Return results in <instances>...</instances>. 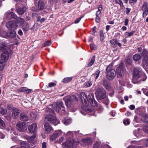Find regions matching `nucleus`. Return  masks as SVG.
I'll return each mask as SVG.
<instances>
[{
    "label": "nucleus",
    "mask_w": 148,
    "mask_h": 148,
    "mask_svg": "<svg viewBox=\"0 0 148 148\" xmlns=\"http://www.w3.org/2000/svg\"><path fill=\"white\" fill-rule=\"evenodd\" d=\"M6 26L9 30L8 34V36L11 38L15 37L16 33L14 31L18 27V23L14 21H11L6 23Z\"/></svg>",
    "instance_id": "1"
},
{
    "label": "nucleus",
    "mask_w": 148,
    "mask_h": 148,
    "mask_svg": "<svg viewBox=\"0 0 148 148\" xmlns=\"http://www.w3.org/2000/svg\"><path fill=\"white\" fill-rule=\"evenodd\" d=\"M47 111L49 113L52 114H49L47 116L45 119V122L50 123L54 125H56L59 124L60 121L58 120H57L56 117L53 114L54 112L53 110L51 109H48Z\"/></svg>",
    "instance_id": "2"
},
{
    "label": "nucleus",
    "mask_w": 148,
    "mask_h": 148,
    "mask_svg": "<svg viewBox=\"0 0 148 148\" xmlns=\"http://www.w3.org/2000/svg\"><path fill=\"white\" fill-rule=\"evenodd\" d=\"M113 64L111 63L106 68V73L107 78L110 80L113 79L116 76L115 70L112 68Z\"/></svg>",
    "instance_id": "3"
},
{
    "label": "nucleus",
    "mask_w": 148,
    "mask_h": 148,
    "mask_svg": "<svg viewBox=\"0 0 148 148\" xmlns=\"http://www.w3.org/2000/svg\"><path fill=\"white\" fill-rule=\"evenodd\" d=\"M64 99L65 101L66 106L68 107H70L72 105L78 101L76 97L74 96L65 97Z\"/></svg>",
    "instance_id": "4"
},
{
    "label": "nucleus",
    "mask_w": 148,
    "mask_h": 148,
    "mask_svg": "<svg viewBox=\"0 0 148 148\" xmlns=\"http://www.w3.org/2000/svg\"><path fill=\"white\" fill-rule=\"evenodd\" d=\"M52 108L54 109L58 113H59L60 109L63 111H65V108L63 102L61 101H59L54 103L52 105Z\"/></svg>",
    "instance_id": "5"
},
{
    "label": "nucleus",
    "mask_w": 148,
    "mask_h": 148,
    "mask_svg": "<svg viewBox=\"0 0 148 148\" xmlns=\"http://www.w3.org/2000/svg\"><path fill=\"white\" fill-rule=\"evenodd\" d=\"M95 94L97 100L103 99L106 97V92L102 88H99L96 91Z\"/></svg>",
    "instance_id": "6"
},
{
    "label": "nucleus",
    "mask_w": 148,
    "mask_h": 148,
    "mask_svg": "<svg viewBox=\"0 0 148 148\" xmlns=\"http://www.w3.org/2000/svg\"><path fill=\"white\" fill-rule=\"evenodd\" d=\"M142 75H143L144 78V79H143L142 80L143 81H145L146 79L147 78V77L145 75L142 73L140 69L139 70H138L135 69L134 71L133 80L138 79L140 77V76Z\"/></svg>",
    "instance_id": "7"
},
{
    "label": "nucleus",
    "mask_w": 148,
    "mask_h": 148,
    "mask_svg": "<svg viewBox=\"0 0 148 148\" xmlns=\"http://www.w3.org/2000/svg\"><path fill=\"white\" fill-rule=\"evenodd\" d=\"M125 70L123 67L122 65L119 66L116 69L117 76L119 78H121L123 76Z\"/></svg>",
    "instance_id": "8"
},
{
    "label": "nucleus",
    "mask_w": 148,
    "mask_h": 148,
    "mask_svg": "<svg viewBox=\"0 0 148 148\" xmlns=\"http://www.w3.org/2000/svg\"><path fill=\"white\" fill-rule=\"evenodd\" d=\"M63 148H71V146L73 148H76L75 142L72 140H67L62 144Z\"/></svg>",
    "instance_id": "9"
},
{
    "label": "nucleus",
    "mask_w": 148,
    "mask_h": 148,
    "mask_svg": "<svg viewBox=\"0 0 148 148\" xmlns=\"http://www.w3.org/2000/svg\"><path fill=\"white\" fill-rule=\"evenodd\" d=\"M141 9L143 11V18L145 17L148 13V3L147 2H145L143 3L141 7Z\"/></svg>",
    "instance_id": "10"
},
{
    "label": "nucleus",
    "mask_w": 148,
    "mask_h": 148,
    "mask_svg": "<svg viewBox=\"0 0 148 148\" xmlns=\"http://www.w3.org/2000/svg\"><path fill=\"white\" fill-rule=\"evenodd\" d=\"M17 129L21 132H23L27 129L26 123L21 122L17 124L16 125Z\"/></svg>",
    "instance_id": "11"
},
{
    "label": "nucleus",
    "mask_w": 148,
    "mask_h": 148,
    "mask_svg": "<svg viewBox=\"0 0 148 148\" xmlns=\"http://www.w3.org/2000/svg\"><path fill=\"white\" fill-rule=\"evenodd\" d=\"M80 99H81L82 102L84 105L85 106H87V102L88 101L87 95L84 92H82L80 93Z\"/></svg>",
    "instance_id": "12"
},
{
    "label": "nucleus",
    "mask_w": 148,
    "mask_h": 148,
    "mask_svg": "<svg viewBox=\"0 0 148 148\" xmlns=\"http://www.w3.org/2000/svg\"><path fill=\"white\" fill-rule=\"evenodd\" d=\"M63 134V132L60 131L54 133L51 136L50 139L52 140H54L58 136H62Z\"/></svg>",
    "instance_id": "13"
},
{
    "label": "nucleus",
    "mask_w": 148,
    "mask_h": 148,
    "mask_svg": "<svg viewBox=\"0 0 148 148\" xmlns=\"http://www.w3.org/2000/svg\"><path fill=\"white\" fill-rule=\"evenodd\" d=\"M110 43L111 44V46L113 47H115L118 45L119 46L121 47V44L118 42V40L116 39H113L111 40L110 41Z\"/></svg>",
    "instance_id": "14"
},
{
    "label": "nucleus",
    "mask_w": 148,
    "mask_h": 148,
    "mask_svg": "<svg viewBox=\"0 0 148 148\" xmlns=\"http://www.w3.org/2000/svg\"><path fill=\"white\" fill-rule=\"evenodd\" d=\"M28 129L30 132L31 133H35L37 130V125L34 123L29 126Z\"/></svg>",
    "instance_id": "15"
},
{
    "label": "nucleus",
    "mask_w": 148,
    "mask_h": 148,
    "mask_svg": "<svg viewBox=\"0 0 148 148\" xmlns=\"http://www.w3.org/2000/svg\"><path fill=\"white\" fill-rule=\"evenodd\" d=\"M28 113L26 112H23L21 113L20 115V119L23 121H26L28 120L29 118L27 116Z\"/></svg>",
    "instance_id": "16"
},
{
    "label": "nucleus",
    "mask_w": 148,
    "mask_h": 148,
    "mask_svg": "<svg viewBox=\"0 0 148 148\" xmlns=\"http://www.w3.org/2000/svg\"><path fill=\"white\" fill-rule=\"evenodd\" d=\"M44 127L45 131L48 133H50L51 131H53L51 127L48 123L45 122Z\"/></svg>",
    "instance_id": "17"
},
{
    "label": "nucleus",
    "mask_w": 148,
    "mask_h": 148,
    "mask_svg": "<svg viewBox=\"0 0 148 148\" xmlns=\"http://www.w3.org/2000/svg\"><path fill=\"white\" fill-rule=\"evenodd\" d=\"M32 90V89H28L26 87H21L18 89V91L25 92L26 93H30Z\"/></svg>",
    "instance_id": "18"
},
{
    "label": "nucleus",
    "mask_w": 148,
    "mask_h": 148,
    "mask_svg": "<svg viewBox=\"0 0 148 148\" xmlns=\"http://www.w3.org/2000/svg\"><path fill=\"white\" fill-rule=\"evenodd\" d=\"M20 111L17 108H14L12 110V117L14 118H16L20 113Z\"/></svg>",
    "instance_id": "19"
},
{
    "label": "nucleus",
    "mask_w": 148,
    "mask_h": 148,
    "mask_svg": "<svg viewBox=\"0 0 148 148\" xmlns=\"http://www.w3.org/2000/svg\"><path fill=\"white\" fill-rule=\"evenodd\" d=\"M9 56V53L8 52V51H5L2 54L1 58L5 62L8 60Z\"/></svg>",
    "instance_id": "20"
},
{
    "label": "nucleus",
    "mask_w": 148,
    "mask_h": 148,
    "mask_svg": "<svg viewBox=\"0 0 148 148\" xmlns=\"http://www.w3.org/2000/svg\"><path fill=\"white\" fill-rule=\"evenodd\" d=\"M82 141L84 145H88L90 143L91 140L90 138H87L83 139Z\"/></svg>",
    "instance_id": "21"
},
{
    "label": "nucleus",
    "mask_w": 148,
    "mask_h": 148,
    "mask_svg": "<svg viewBox=\"0 0 148 148\" xmlns=\"http://www.w3.org/2000/svg\"><path fill=\"white\" fill-rule=\"evenodd\" d=\"M7 18L8 19H10L12 18H16V16L15 14L13 12H8L7 15Z\"/></svg>",
    "instance_id": "22"
},
{
    "label": "nucleus",
    "mask_w": 148,
    "mask_h": 148,
    "mask_svg": "<svg viewBox=\"0 0 148 148\" xmlns=\"http://www.w3.org/2000/svg\"><path fill=\"white\" fill-rule=\"evenodd\" d=\"M38 10H42L44 8L45 4L42 1H40L38 2Z\"/></svg>",
    "instance_id": "23"
},
{
    "label": "nucleus",
    "mask_w": 148,
    "mask_h": 148,
    "mask_svg": "<svg viewBox=\"0 0 148 148\" xmlns=\"http://www.w3.org/2000/svg\"><path fill=\"white\" fill-rule=\"evenodd\" d=\"M26 8L25 7H23L21 8H18L17 10V12L20 15L23 14L26 10Z\"/></svg>",
    "instance_id": "24"
},
{
    "label": "nucleus",
    "mask_w": 148,
    "mask_h": 148,
    "mask_svg": "<svg viewBox=\"0 0 148 148\" xmlns=\"http://www.w3.org/2000/svg\"><path fill=\"white\" fill-rule=\"evenodd\" d=\"M141 120L145 123H148V115L145 114L143 115L141 117Z\"/></svg>",
    "instance_id": "25"
},
{
    "label": "nucleus",
    "mask_w": 148,
    "mask_h": 148,
    "mask_svg": "<svg viewBox=\"0 0 148 148\" xmlns=\"http://www.w3.org/2000/svg\"><path fill=\"white\" fill-rule=\"evenodd\" d=\"M7 45L5 42H0V50H5L7 48Z\"/></svg>",
    "instance_id": "26"
},
{
    "label": "nucleus",
    "mask_w": 148,
    "mask_h": 148,
    "mask_svg": "<svg viewBox=\"0 0 148 148\" xmlns=\"http://www.w3.org/2000/svg\"><path fill=\"white\" fill-rule=\"evenodd\" d=\"M22 28L24 31L26 32L28 31L29 29V24L26 23H25L22 25Z\"/></svg>",
    "instance_id": "27"
},
{
    "label": "nucleus",
    "mask_w": 148,
    "mask_h": 148,
    "mask_svg": "<svg viewBox=\"0 0 148 148\" xmlns=\"http://www.w3.org/2000/svg\"><path fill=\"white\" fill-rule=\"evenodd\" d=\"M21 148H29V144L26 142H23L20 144Z\"/></svg>",
    "instance_id": "28"
},
{
    "label": "nucleus",
    "mask_w": 148,
    "mask_h": 148,
    "mask_svg": "<svg viewBox=\"0 0 148 148\" xmlns=\"http://www.w3.org/2000/svg\"><path fill=\"white\" fill-rule=\"evenodd\" d=\"M141 58V56L139 54H136L133 56V60L135 61L139 60Z\"/></svg>",
    "instance_id": "29"
},
{
    "label": "nucleus",
    "mask_w": 148,
    "mask_h": 148,
    "mask_svg": "<svg viewBox=\"0 0 148 148\" xmlns=\"http://www.w3.org/2000/svg\"><path fill=\"white\" fill-rule=\"evenodd\" d=\"M142 55L144 58V60L148 59V52L146 50L143 51Z\"/></svg>",
    "instance_id": "30"
},
{
    "label": "nucleus",
    "mask_w": 148,
    "mask_h": 148,
    "mask_svg": "<svg viewBox=\"0 0 148 148\" xmlns=\"http://www.w3.org/2000/svg\"><path fill=\"white\" fill-rule=\"evenodd\" d=\"M94 99V95L92 93H90L88 95V102L87 103V106L88 105L89 103V102L92 101Z\"/></svg>",
    "instance_id": "31"
},
{
    "label": "nucleus",
    "mask_w": 148,
    "mask_h": 148,
    "mask_svg": "<svg viewBox=\"0 0 148 148\" xmlns=\"http://www.w3.org/2000/svg\"><path fill=\"white\" fill-rule=\"evenodd\" d=\"M128 80L127 79L125 78H123L121 80H119V84L123 86H125V83L127 82Z\"/></svg>",
    "instance_id": "32"
},
{
    "label": "nucleus",
    "mask_w": 148,
    "mask_h": 148,
    "mask_svg": "<svg viewBox=\"0 0 148 148\" xmlns=\"http://www.w3.org/2000/svg\"><path fill=\"white\" fill-rule=\"evenodd\" d=\"M143 67L145 69L148 68V59L143 60Z\"/></svg>",
    "instance_id": "33"
},
{
    "label": "nucleus",
    "mask_w": 148,
    "mask_h": 148,
    "mask_svg": "<svg viewBox=\"0 0 148 148\" xmlns=\"http://www.w3.org/2000/svg\"><path fill=\"white\" fill-rule=\"evenodd\" d=\"M135 31H132L130 32H126L125 33L126 37H130V36H132L135 33Z\"/></svg>",
    "instance_id": "34"
},
{
    "label": "nucleus",
    "mask_w": 148,
    "mask_h": 148,
    "mask_svg": "<svg viewBox=\"0 0 148 148\" xmlns=\"http://www.w3.org/2000/svg\"><path fill=\"white\" fill-rule=\"evenodd\" d=\"M5 122L0 118V128L3 129L5 128Z\"/></svg>",
    "instance_id": "35"
},
{
    "label": "nucleus",
    "mask_w": 148,
    "mask_h": 148,
    "mask_svg": "<svg viewBox=\"0 0 148 148\" xmlns=\"http://www.w3.org/2000/svg\"><path fill=\"white\" fill-rule=\"evenodd\" d=\"M3 60L2 59H0V70L1 71L3 70L4 66V64L3 62Z\"/></svg>",
    "instance_id": "36"
},
{
    "label": "nucleus",
    "mask_w": 148,
    "mask_h": 148,
    "mask_svg": "<svg viewBox=\"0 0 148 148\" xmlns=\"http://www.w3.org/2000/svg\"><path fill=\"white\" fill-rule=\"evenodd\" d=\"M100 71L99 70H97L95 73L92 74V75L95 77V79H97L99 76Z\"/></svg>",
    "instance_id": "37"
},
{
    "label": "nucleus",
    "mask_w": 148,
    "mask_h": 148,
    "mask_svg": "<svg viewBox=\"0 0 148 148\" xmlns=\"http://www.w3.org/2000/svg\"><path fill=\"white\" fill-rule=\"evenodd\" d=\"M36 137V135L34 134L32 136H28L27 137V140L29 142H31L32 140H33Z\"/></svg>",
    "instance_id": "38"
},
{
    "label": "nucleus",
    "mask_w": 148,
    "mask_h": 148,
    "mask_svg": "<svg viewBox=\"0 0 148 148\" xmlns=\"http://www.w3.org/2000/svg\"><path fill=\"white\" fill-rule=\"evenodd\" d=\"M95 57L94 56L92 58L91 61L88 64V67H90L91 66L94 64L95 62Z\"/></svg>",
    "instance_id": "39"
},
{
    "label": "nucleus",
    "mask_w": 148,
    "mask_h": 148,
    "mask_svg": "<svg viewBox=\"0 0 148 148\" xmlns=\"http://www.w3.org/2000/svg\"><path fill=\"white\" fill-rule=\"evenodd\" d=\"M72 79V77H66L63 79L62 82L64 83H67L70 81Z\"/></svg>",
    "instance_id": "40"
},
{
    "label": "nucleus",
    "mask_w": 148,
    "mask_h": 148,
    "mask_svg": "<svg viewBox=\"0 0 148 148\" xmlns=\"http://www.w3.org/2000/svg\"><path fill=\"white\" fill-rule=\"evenodd\" d=\"M71 119H68L63 120V122L66 125H67L70 124L71 123Z\"/></svg>",
    "instance_id": "41"
},
{
    "label": "nucleus",
    "mask_w": 148,
    "mask_h": 148,
    "mask_svg": "<svg viewBox=\"0 0 148 148\" xmlns=\"http://www.w3.org/2000/svg\"><path fill=\"white\" fill-rule=\"evenodd\" d=\"M91 105L93 107L97 106V102L95 101V99L92 101L89 102Z\"/></svg>",
    "instance_id": "42"
},
{
    "label": "nucleus",
    "mask_w": 148,
    "mask_h": 148,
    "mask_svg": "<svg viewBox=\"0 0 148 148\" xmlns=\"http://www.w3.org/2000/svg\"><path fill=\"white\" fill-rule=\"evenodd\" d=\"M0 113L2 115L6 114L7 113V110L6 109L3 108H1L0 110Z\"/></svg>",
    "instance_id": "43"
},
{
    "label": "nucleus",
    "mask_w": 148,
    "mask_h": 148,
    "mask_svg": "<svg viewBox=\"0 0 148 148\" xmlns=\"http://www.w3.org/2000/svg\"><path fill=\"white\" fill-rule=\"evenodd\" d=\"M100 36L101 41H103L104 39V35L103 32L102 31H100Z\"/></svg>",
    "instance_id": "44"
},
{
    "label": "nucleus",
    "mask_w": 148,
    "mask_h": 148,
    "mask_svg": "<svg viewBox=\"0 0 148 148\" xmlns=\"http://www.w3.org/2000/svg\"><path fill=\"white\" fill-rule=\"evenodd\" d=\"M65 134L64 133H63V135L61 136V137H60L58 140L56 141V143H62L64 140V135Z\"/></svg>",
    "instance_id": "45"
},
{
    "label": "nucleus",
    "mask_w": 148,
    "mask_h": 148,
    "mask_svg": "<svg viewBox=\"0 0 148 148\" xmlns=\"http://www.w3.org/2000/svg\"><path fill=\"white\" fill-rule=\"evenodd\" d=\"M92 84V82L90 81H89L86 82L84 85L87 87H89L91 86Z\"/></svg>",
    "instance_id": "46"
},
{
    "label": "nucleus",
    "mask_w": 148,
    "mask_h": 148,
    "mask_svg": "<svg viewBox=\"0 0 148 148\" xmlns=\"http://www.w3.org/2000/svg\"><path fill=\"white\" fill-rule=\"evenodd\" d=\"M116 3L119 4L121 7L123 6V4L121 0H115Z\"/></svg>",
    "instance_id": "47"
},
{
    "label": "nucleus",
    "mask_w": 148,
    "mask_h": 148,
    "mask_svg": "<svg viewBox=\"0 0 148 148\" xmlns=\"http://www.w3.org/2000/svg\"><path fill=\"white\" fill-rule=\"evenodd\" d=\"M51 42L49 41H46L45 42L44 44L42 45V47L50 45L51 44Z\"/></svg>",
    "instance_id": "48"
},
{
    "label": "nucleus",
    "mask_w": 148,
    "mask_h": 148,
    "mask_svg": "<svg viewBox=\"0 0 148 148\" xmlns=\"http://www.w3.org/2000/svg\"><path fill=\"white\" fill-rule=\"evenodd\" d=\"M90 48L92 50H95L96 49V46L94 44H91L90 45Z\"/></svg>",
    "instance_id": "49"
},
{
    "label": "nucleus",
    "mask_w": 148,
    "mask_h": 148,
    "mask_svg": "<svg viewBox=\"0 0 148 148\" xmlns=\"http://www.w3.org/2000/svg\"><path fill=\"white\" fill-rule=\"evenodd\" d=\"M143 130L145 132L148 134V125L144 126L143 128Z\"/></svg>",
    "instance_id": "50"
},
{
    "label": "nucleus",
    "mask_w": 148,
    "mask_h": 148,
    "mask_svg": "<svg viewBox=\"0 0 148 148\" xmlns=\"http://www.w3.org/2000/svg\"><path fill=\"white\" fill-rule=\"evenodd\" d=\"M109 100L107 98H105V99L103 100V103L106 105L108 104L109 103Z\"/></svg>",
    "instance_id": "51"
},
{
    "label": "nucleus",
    "mask_w": 148,
    "mask_h": 148,
    "mask_svg": "<svg viewBox=\"0 0 148 148\" xmlns=\"http://www.w3.org/2000/svg\"><path fill=\"white\" fill-rule=\"evenodd\" d=\"M130 122L128 119L125 120L123 121V124L125 125H128L130 124Z\"/></svg>",
    "instance_id": "52"
},
{
    "label": "nucleus",
    "mask_w": 148,
    "mask_h": 148,
    "mask_svg": "<svg viewBox=\"0 0 148 148\" xmlns=\"http://www.w3.org/2000/svg\"><path fill=\"white\" fill-rule=\"evenodd\" d=\"M56 86V84L53 82H51L49 83V87H51Z\"/></svg>",
    "instance_id": "53"
},
{
    "label": "nucleus",
    "mask_w": 148,
    "mask_h": 148,
    "mask_svg": "<svg viewBox=\"0 0 148 148\" xmlns=\"http://www.w3.org/2000/svg\"><path fill=\"white\" fill-rule=\"evenodd\" d=\"M30 116L32 118H35L36 116V114L34 113L33 112H31L29 114Z\"/></svg>",
    "instance_id": "54"
},
{
    "label": "nucleus",
    "mask_w": 148,
    "mask_h": 148,
    "mask_svg": "<svg viewBox=\"0 0 148 148\" xmlns=\"http://www.w3.org/2000/svg\"><path fill=\"white\" fill-rule=\"evenodd\" d=\"M19 22L21 24H22L23 23L24 24L25 23L24 22V19L22 18H19Z\"/></svg>",
    "instance_id": "55"
},
{
    "label": "nucleus",
    "mask_w": 148,
    "mask_h": 148,
    "mask_svg": "<svg viewBox=\"0 0 148 148\" xmlns=\"http://www.w3.org/2000/svg\"><path fill=\"white\" fill-rule=\"evenodd\" d=\"M126 62L128 64H130L132 62V60L130 59V58H128L126 60Z\"/></svg>",
    "instance_id": "56"
},
{
    "label": "nucleus",
    "mask_w": 148,
    "mask_h": 148,
    "mask_svg": "<svg viewBox=\"0 0 148 148\" xmlns=\"http://www.w3.org/2000/svg\"><path fill=\"white\" fill-rule=\"evenodd\" d=\"M128 148H143V147L140 146H137L135 147V146H130L128 147Z\"/></svg>",
    "instance_id": "57"
},
{
    "label": "nucleus",
    "mask_w": 148,
    "mask_h": 148,
    "mask_svg": "<svg viewBox=\"0 0 148 148\" xmlns=\"http://www.w3.org/2000/svg\"><path fill=\"white\" fill-rule=\"evenodd\" d=\"M137 1V0H129L130 3H133L134 4Z\"/></svg>",
    "instance_id": "58"
},
{
    "label": "nucleus",
    "mask_w": 148,
    "mask_h": 148,
    "mask_svg": "<svg viewBox=\"0 0 148 148\" xmlns=\"http://www.w3.org/2000/svg\"><path fill=\"white\" fill-rule=\"evenodd\" d=\"M83 16L79 18H78L75 21V23H78L80 21L81 19L82 18H83Z\"/></svg>",
    "instance_id": "59"
},
{
    "label": "nucleus",
    "mask_w": 148,
    "mask_h": 148,
    "mask_svg": "<svg viewBox=\"0 0 148 148\" xmlns=\"http://www.w3.org/2000/svg\"><path fill=\"white\" fill-rule=\"evenodd\" d=\"M131 9L128 8H126V14H128L130 11Z\"/></svg>",
    "instance_id": "60"
},
{
    "label": "nucleus",
    "mask_w": 148,
    "mask_h": 148,
    "mask_svg": "<svg viewBox=\"0 0 148 148\" xmlns=\"http://www.w3.org/2000/svg\"><path fill=\"white\" fill-rule=\"evenodd\" d=\"M96 28L95 27L93 28L92 29V31L91 32V34H94L96 32Z\"/></svg>",
    "instance_id": "61"
},
{
    "label": "nucleus",
    "mask_w": 148,
    "mask_h": 148,
    "mask_svg": "<svg viewBox=\"0 0 148 148\" xmlns=\"http://www.w3.org/2000/svg\"><path fill=\"white\" fill-rule=\"evenodd\" d=\"M50 1V4L51 5H53V4L56 3L57 1V0H49Z\"/></svg>",
    "instance_id": "62"
},
{
    "label": "nucleus",
    "mask_w": 148,
    "mask_h": 148,
    "mask_svg": "<svg viewBox=\"0 0 148 148\" xmlns=\"http://www.w3.org/2000/svg\"><path fill=\"white\" fill-rule=\"evenodd\" d=\"M130 108L131 110H134L135 108V106L134 105H131L130 106Z\"/></svg>",
    "instance_id": "63"
},
{
    "label": "nucleus",
    "mask_w": 148,
    "mask_h": 148,
    "mask_svg": "<svg viewBox=\"0 0 148 148\" xmlns=\"http://www.w3.org/2000/svg\"><path fill=\"white\" fill-rule=\"evenodd\" d=\"M99 146V143H96L94 144V148H97L98 146Z\"/></svg>",
    "instance_id": "64"
}]
</instances>
